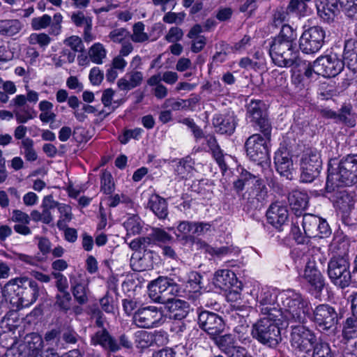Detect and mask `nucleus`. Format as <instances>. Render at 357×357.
<instances>
[{"label": "nucleus", "instance_id": "obj_61", "mask_svg": "<svg viewBox=\"0 0 357 357\" xmlns=\"http://www.w3.org/2000/svg\"><path fill=\"white\" fill-rule=\"evenodd\" d=\"M183 32L181 29L177 26L171 27L165 36V40L169 43H176L182 39Z\"/></svg>", "mask_w": 357, "mask_h": 357}, {"label": "nucleus", "instance_id": "obj_8", "mask_svg": "<svg viewBox=\"0 0 357 357\" xmlns=\"http://www.w3.org/2000/svg\"><path fill=\"white\" fill-rule=\"evenodd\" d=\"M289 324H292L290 334L291 347L300 353L308 354L310 352L317 342L314 332L303 325L305 322Z\"/></svg>", "mask_w": 357, "mask_h": 357}, {"label": "nucleus", "instance_id": "obj_17", "mask_svg": "<svg viewBox=\"0 0 357 357\" xmlns=\"http://www.w3.org/2000/svg\"><path fill=\"white\" fill-rule=\"evenodd\" d=\"M198 324L208 333L211 339L216 335H220L225 328V321L221 316L207 310L199 313Z\"/></svg>", "mask_w": 357, "mask_h": 357}, {"label": "nucleus", "instance_id": "obj_34", "mask_svg": "<svg viewBox=\"0 0 357 357\" xmlns=\"http://www.w3.org/2000/svg\"><path fill=\"white\" fill-rule=\"evenodd\" d=\"M217 347L224 354L236 345L235 337L231 334L216 335L211 338Z\"/></svg>", "mask_w": 357, "mask_h": 357}, {"label": "nucleus", "instance_id": "obj_14", "mask_svg": "<svg viewBox=\"0 0 357 357\" xmlns=\"http://www.w3.org/2000/svg\"><path fill=\"white\" fill-rule=\"evenodd\" d=\"M302 226L305 236L307 238H325L331 233V228L328 222L310 213H305L303 216Z\"/></svg>", "mask_w": 357, "mask_h": 357}, {"label": "nucleus", "instance_id": "obj_28", "mask_svg": "<svg viewBox=\"0 0 357 357\" xmlns=\"http://www.w3.org/2000/svg\"><path fill=\"white\" fill-rule=\"evenodd\" d=\"M143 73L140 71L132 70L126 73L124 77L117 82L118 87L123 91H129L139 86L143 81Z\"/></svg>", "mask_w": 357, "mask_h": 357}, {"label": "nucleus", "instance_id": "obj_39", "mask_svg": "<svg viewBox=\"0 0 357 357\" xmlns=\"http://www.w3.org/2000/svg\"><path fill=\"white\" fill-rule=\"evenodd\" d=\"M256 176L252 174L246 170H243L240 174L239 178L233 183L236 192L238 194L242 192L246 185H250L254 182Z\"/></svg>", "mask_w": 357, "mask_h": 357}, {"label": "nucleus", "instance_id": "obj_9", "mask_svg": "<svg viewBox=\"0 0 357 357\" xmlns=\"http://www.w3.org/2000/svg\"><path fill=\"white\" fill-rule=\"evenodd\" d=\"M301 181L303 183L312 182L319 175L322 167L320 153L315 149L303 151L301 160Z\"/></svg>", "mask_w": 357, "mask_h": 357}, {"label": "nucleus", "instance_id": "obj_12", "mask_svg": "<svg viewBox=\"0 0 357 357\" xmlns=\"http://www.w3.org/2000/svg\"><path fill=\"white\" fill-rule=\"evenodd\" d=\"M326 32L319 26H314L306 29L299 39V47L305 54L317 52L325 42Z\"/></svg>", "mask_w": 357, "mask_h": 357}, {"label": "nucleus", "instance_id": "obj_64", "mask_svg": "<svg viewBox=\"0 0 357 357\" xmlns=\"http://www.w3.org/2000/svg\"><path fill=\"white\" fill-rule=\"evenodd\" d=\"M193 235L202 236L211 231L212 225L208 222H193Z\"/></svg>", "mask_w": 357, "mask_h": 357}, {"label": "nucleus", "instance_id": "obj_21", "mask_svg": "<svg viewBox=\"0 0 357 357\" xmlns=\"http://www.w3.org/2000/svg\"><path fill=\"white\" fill-rule=\"evenodd\" d=\"M266 217L268 223L281 230V227L288 221L289 212L286 206L280 202H275L269 206Z\"/></svg>", "mask_w": 357, "mask_h": 357}, {"label": "nucleus", "instance_id": "obj_22", "mask_svg": "<svg viewBox=\"0 0 357 357\" xmlns=\"http://www.w3.org/2000/svg\"><path fill=\"white\" fill-rule=\"evenodd\" d=\"M70 282L71 291L75 301L79 305L86 304L89 301V281L79 274L77 276L70 277Z\"/></svg>", "mask_w": 357, "mask_h": 357}, {"label": "nucleus", "instance_id": "obj_4", "mask_svg": "<svg viewBox=\"0 0 357 357\" xmlns=\"http://www.w3.org/2000/svg\"><path fill=\"white\" fill-rule=\"evenodd\" d=\"M17 283L8 282L4 287L3 296L11 301L14 299L13 292L17 297V303L23 306H29L37 300L39 295L38 283L28 278L17 279Z\"/></svg>", "mask_w": 357, "mask_h": 357}, {"label": "nucleus", "instance_id": "obj_59", "mask_svg": "<svg viewBox=\"0 0 357 357\" xmlns=\"http://www.w3.org/2000/svg\"><path fill=\"white\" fill-rule=\"evenodd\" d=\"M50 36L44 33H32L29 36V43L35 45L38 44L41 47H45L50 43Z\"/></svg>", "mask_w": 357, "mask_h": 357}, {"label": "nucleus", "instance_id": "obj_56", "mask_svg": "<svg viewBox=\"0 0 357 357\" xmlns=\"http://www.w3.org/2000/svg\"><path fill=\"white\" fill-rule=\"evenodd\" d=\"M61 337L63 340L68 344H75L77 342V333L70 327H64L61 331Z\"/></svg>", "mask_w": 357, "mask_h": 357}, {"label": "nucleus", "instance_id": "obj_26", "mask_svg": "<svg viewBox=\"0 0 357 357\" xmlns=\"http://www.w3.org/2000/svg\"><path fill=\"white\" fill-rule=\"evenodd\" d=\"M319 16L327 22H333L339 13V0H322L317 4Z\"/></svg>", "mask_w": 357, "mask_h": 357}, {"label": "nucleus", "instance_id": "obj_20", "mask_svg": "<svg viewBox=\"0 0 357 357\" xmlns=\"http://www.w3.org/2000/svg\"><path fill=\"white\" fill-rule=\"evenodd\" d=\"M303 278L317 293H321L325 286V279L314 262L307 261Z\"/></svg>", "mask_w": 357, "mask_h": 357}, {"label": "nucleus", "instance_id": "obj_53", "mask_svg": "<svg viewBox=\"0 0 357 357\" xmlns=\"http://www.w3.org/2000/svg\"><path fill=\"white\" fill-rule=\"evenodd\" d=\"M52 17L47 14L41 17H33L31 20V25L33 30H40L46 29L51 24Z\"/></svg>", "mask_w": 357, "mask_h": 357}, {"label": "nucleus", "instance_id": "obj_43", "mask_svg": "<svg viewBox=\"0 0 357 357\" xmlns=\"http://www.w3.org/2000/svg\"><path fill=\"white\" fill-rule=\"evenodd\" d=\"M144 24L141 22L135 23L132 26V33H130L129 40L134 43H144L149 40V36L144 31Z\"/></svg>", "mask_w": 357, "mask_h": 357}, {"label": "nucleus", "instance_id": "obj_47", "mask_svg": "<svg viewBox=\"0 0 357 357\" xmlns=\"http://www.w3.org/2000/svg\"><path fill=\"white\" fill-rule=\"evenodd\" d=\"M124 227L128 234H138L142 229V225L138 216L134 215L129 218L125 222Z\"/></svg>", "mask_w": 357, "mask_h": 357}, {"label": "nucleus", "instance_id": "obj_50", "mask_svg": "<svg viewBox=\"0 0 357 357\" xmlns=\"http://www.w3.org/2000/svg\"><path fill=\"white\" fill-rule=\"evenodd\" d=\"M114 190V183L110 172L105 171L101 176V190L107 195H110Z\"/></svg>", "mask_w": 357, "mask_h": 357}, {"label": "nucleus", "instance_id": "obj_62", "mask_svg": "<svg viewBox=\"0 0 357 357\" xmlns=\"http://www.w3.org/2000/svg\"><path fill=\"white\" fill-rule=\"evenodd\" d=\"M89 78L91 84L93 86H98L104 79L103 71L98 67H93L89 72Z\"/></svg>", "mask_w": 357, "mask_h": 357}, {"label": "nucleus", "instance_id": "obj_45", "mask_svg": "<svg viewBox=\"0 0 357 357\" xmlns=\"http://www.w3.org/2000/svg\"><path fill=\"white\" fill-rule=\"evenodd\" d=\"M342 333L347 339L357 337V318L349 317L346 319L342 329Z\"/></svg>", "mask_w": 357, "mask_h": 357}, {"label": "nucleus", "instance_id": "obj_30", "mask_svg": "<svg viewBox=\"0 0 357 357\" xmlns=\"http://www.w3.org/2000/svg\"><path fill=\"white\" fill-rule=\"evenodd\" d=\"M296 49L295 43H289L288 40L282 41L280 39H273L269 49V54L272 61L278 59L282 53L289 54V50Z\"/></svg>", "mask_w": 357, "mask_h": 357}, {"label": "nucleus", "instance_id": "obj_44", "mask_svg": "<svg viewBox=\"0 0 357 357\" xmlns=\"http://www.w3.org/2000/svg\"><path fill=\"white\" fill-rule=\"evenodd\" d=\"M58 211L61 215L56 223V226L59 229H63V228H66L67 223L73 218L71 208L68 205L61 204L59 206Z\"/></svg>", "mask_w": 357, "mask_h": 357}, {"label": "nucleus", "instance_id": "obj_19", "mask_svg": "<svg viewBox=\"0 0 357 357\" xmlns=\"http://www.w3.org/2000/svg\"><path fill=\"white\" fill-rule=\"evenodd\" d=\"M274 163L277 172L287 179H292L294 171L291 155L285 147L280 148L275 153Z\"/></svg>", "mask_w": 357, "mask_h": 357}, {"label": "nucleus", "instance_id": "obj_60", "mask_svg": "<svg viewBox=\"0 0 357 357\" xmlns=\"http://www.w3.org/2000/svg\"><path fill=\"white\" fill-rule=\"evenodd\" d=\"M100 304L102 310L107 313H114V299L109 291L100 300Z\"/></svg>", "mask_w": 357, "mask_h": 357}, {"label": "nucleus", "instance_id": "obj_49", "mask_svg": "<svg viewBox=\"0 0 357 357\" xmlns=\"http://www.w3.org/2000/svg\"><path fill=\"white\" fill-rule=\"evenodd\" d=\"M202 276L197 272L192 271L188 276V284L194 289L195 296L201 295L199 290L202 289Z\"/></svg>", "mask_w": 357, "mask_h": 357}, {"label": "nucleus", "instance_id": "obj_25", "mask_svg": "<svg viewBox=\"0 0 357 357\" xmlns=\"http://www.w3.org/2000/svg\"><path fill=\"white\" fill-rule=\"evenodd\" d=\"M288 202L294 214L300 216L308 206L309 197L305 192L293 190L289 194Z\"/></svg>", "mask_w": 357, "mask_h": 357}, {"label": "nucleus", "instance_id": "obj_6", "mask_svg": "<svg viewBox=\"0 0 357 357\" xmlns=\"http://www.w3.org/2000/svg\"><path fill=\"white\" fill-rule=\"evenodd\" d=\"M26 91V96L17 95L9 103V107L13 108L15 117L18 123H25L29 120L34 119L37 114L31 105H35L38 101L39 94L28 89Z\"/></svg>", "mask_w": 357, "mask_h": 357}, {"label": "nucleus", "instance_id": "obj_58", "mask_svg": "<svg viewBox=\"0 0 357 357\" xmlns=\"http://www.w3.org/2000/svg\"><path fill=\"white\" fill-rule=\"evenodd\" d=\"M10 220L17 224H29L31 222L30 216L26 213L19 209H15L12 211Z\"/></svg>", "mask_w": 357, "mask_h": 357}, {"label": "nucleus", "instance_id": "obj_7", "mask_svg": "<svg viewBox=\"0 0 357 357\" xmlns=\"http://www.w3.org/2000/svg\"><path fill=\"white\" fill-rule=\"evenodd\" d=\"M178 292V285L167 277L160 276L149 284V297L155 303L164 304Z\"/></svg>", "mask_w": 357, "mask_h": 357}, {"label": "nucleus", "instance_id": "obj_10", "mask_svg": "<svg viewBox=\"0 0 357 357\" xmlns=\"http://www.w3.org/2000/svg\"><path fill=\"white\" fill-rule=\"evenodd\" d=\"M132 319L137 327L142 328H157L165 321L162 309L155 306L139 308L133 314Z\"/></svg>", "mask_w": 357, "mask_h": 357}, {"label": "nucleus", "instance_id": "obj_41", "mask_svg": "<svg viewBox=\"0 0 357 357\" xmlns=\"http://www.w3.org/2000/svg\"><path fill=\"white\" fill-rule=\"evenodd\" d=\"M307 5L304 0H290L287 10L289 13L296 14L298 17L305 15L307 13Z\"/></svg>", "mask_w": 357, "mask_h": 357}, {"label": "nucleus", "instance_id": "obj_18", "mask_svg": "<svg viewBox=\"0 0 357 357\" xmlns=\"http://www.w3.org/2000/svg\"><path fill=\"white\" fill-rule=\"evenodd\" d=\"M213 282L214 285L225 291L229 292V296L234 294L236 299L239 296L238 289L241 284H238L235 273L229 270H218L215 273Z\"/></svg>", "mask_w": 357, "mask_h": 357}, {"label": "nucleus", "instance_id": "obj_37", "mask_svg": "<svg viewBox=\"0 0 357 357\" xmlns=\"http://www.w3.org/2000/svg\"><path fill=\"white\" fill-rule=\"evenodd\" d=\"M200 247L212 257H217L221 258L227 256L233 252V248L231 246H222L220 248L213 247L204 241L200 242Z\"/></svg>", "mask_w": 357, "mask_h": 357}, {"label": "nucleus", "instance_id": "obj_24", "mask_svg": "<svg viewBox=\"0 0 357 357\" xmlns=\"http://www.w3.org/2000/svg\"><path fill=\"white\" fill-rule=\"evenodd\" d=\"M213 125L217 132L231 135L235 130L236 121L233 114H217L213 119Z\"/></svg>", "mask_w": 357, "mask_h": 357}, {"label": "nucleus", "instance_id": "obj_57", "mask_svg": "<svg viewBox=\"0 0 357 357\" xmlns=\"http://www.w3.org/2000/svg\"><path fill=\"white\" fill-rule=\"evenodd\" d=\"M274 39H280L282 41L288 40L289 43H294L293 29L289 24H282L279 35Z\"/></svg>", "mask_w": 357, "mask_h": 357}, {"label": "nucleus", "instance_id": "obj_46", "mask_svg": "<svg viewBox=\"0 0 357 357\" xmlns=\"http://www.w3.org/2000/svg\"><path fill=\"white\" fill-rule=\"evenodd\" d=\"M71 21L77 27L92 26V17L86 16L83 11L77 10L73 12L70 17Z\"/></svg>", "mask_w": 357, "mask_h": 357}, {"label": "nucleus", "instance_id": "obj_38", "mask_svg": "<svg viewBox=\"0 0 357 357\" xmlns=\"http://www.w3.org/2000/svg\"><path fill=\"white\" fill-rule=\"evenodd\" d=\"M72 297L68 291H58L55 295L54 305L60 310L67 312L70 309Z\"/></svg>", "mask_w": 357, "mask_h": 357}, {"label": "nucleus", "instance_id": "obj_3", "mask_svg": "<svg viewBox=\"0 0 357 357\" xmlns=\"http://www.w3.org/2000/svg\"><path fill=\"white\" fill-rule=\"evenodd\" d=\"M281 319L262 317L252 325V337L263 345L271 348L276 347L282 341L280 328L278 321Z\"/></svg>", "mask_w": 357, "mask_h": 357}, {"label": "nucleus", "instance_id": "obj_27", "mask_svg": "<svg viewBox=\"0 0 357 357\" xmlns=\"http://www.w3.org/2000/svg\"><path fill=\"white\" fill-rule=\"evenodd\" d=\"M170 318L181 320L187 317L190 310L188 302L175 298L174 296L169 301L165 303Z\"/></svg>", "mask_w": 357, "mask_h": 357}, {"label": "nucleus", "instance_id": "obj_36", "mask_svg": "<svg viewBox=\"0 0 357 357\" xmlns=\"http://www.w3.org/2000/svg\"><path fill=\"white\" fill-rule=\"evenodd\" d=\"M89 57L93 63L100 65L107 56V50L100 43H94L88 51Z\"/></svg>", "mask_w": 357, "mask_h": 357}, {"label": "nucleus", "instance_id": "obj_35", "mask_svg": "<svg viewBox=\"0 0 357 357\" xmlns=\"http://www.w3.org/2000/svg\"><path fill=\"white\" fill-rule=\"evenodd\" d=\"M253 187L252 190L249 192L248 199L252 198L255 199L258 203H262L268 195L267 188L263 183V181L260 178H256L252 183Z\"/></svg>", "mask_w": 357, "mask_h": 357}, {"label": "nucleus", "instance_id": "obj_33", "mask_svg": "<svg viewBox=\"0 0 357 357\" xmlns=\"http://www.w3.org/2000/svg\"><path fill=\"white\" fill-rule=\"evenodd\" d=\"M206 144L210 149L213 156L220 166V169L223 171L227 169V165L224 160L223 154L215 137L213 135H208L206 137Z\"/></svg>", "mask_w": 357, "mask_h": 357}, {"label": "nucleus", "instance_id": "obj_42", "mask_svg": "<svg viewBox=\"0 0 357 357\" xmlns=\"http://www.w3.org/2000/svg\"><path fill=\"white\" fill-rule=\"evenodd\" d=\"M34 142L31 138H25L21 142V147L24 149V156L26 161L33 162L38 158V155L33 147Z\"/></svg>", "mask_w": 357, "mask_h": 357}, {"label": "nucleus", "instance_id": "obj_31", "mask_svg": "<svg viewBox=\"0 0 357 357\" xmlns=\"http://www.w3.org/2000/svg\"><path fill=\"white\" fill-rule=\"evenodd\" d=\"M278 59H275L273 62L279 67H294L295 65H299L301 63V59L298 56V52L296 49L289 50V54L282 53Z\"/></svg>", "mask_w": 357, "mask_h": 357}, {"label": "nucleus", "instance_id": "obj_5", "mask_svg": "<svg viewBox=\"0 0 357 357\" xmlns=\"http://www.w3.org/2000/svg\"><path fill=\"white\" fill-rule=\"evenodd\" d=\"M327 275L337 288L344 289L351 283L350 262L347 256H333L328 262Z\"/></svg>", "mask_w": 357, "mask_h": 357}, {"label": "nucleus", "instance_id": "obj_13", "mask_svg": "<svg viewBox=\"0 0 357 357\" xmlns=\"http://www.w3.org/2000/svg\"><path fill=\"white\" fill-rule=\"evenodd\" d=\"M271 132L268 136L254 134L250 136L245 143L247 155L255 162H263L268 156V142L271 140Z\"/></svg>", "mask_w": 357, "mask_h": 357}, {"label": "nucleus", "instance_id": "obj_32", "mask_svg": "<svg viewBox=\"0 0 357 357\" xmlns=\"http://www.w3.org/2000/svg\"><path fill=\"white\" fill-rule=\"evenodd\" d=\"M23 28V24L19 20H0V35L13 36L17 34Z\"/></svg>", "mask_w": 357, "mask_h": 357}, {"label": "nucleus", "instance_id": "obj_29", "mask_svg": "<svg viewBox=\"0 0 357 357\" xmlns=\"http://www.w3.org/2000/svg\"><path fill=\"white\" fill-rule=\"evenodd\" d=\"M148 208L159 218L165 219L168 215L167 201L158 195H152L148 202Z\"/></svg>", "mask_w": 357, "mask_h": 357}, {"label": "nucleus", "instance_id": "obj_54", "mask_svg": "<svg viewBox=\"0 0 357 357\" xmlns=\"http://www.w3.org/2000/svg\"><path fill=\"white\" fill-rule=\"evenodd\" d=\"M151 236L153 238L154 244L156 243H167L172 240V236L166 232L164 229L160 228H153L151 230Z\"/></svg>", "mask_w": 357, "mask_h": 357}, {"label": "nucleus", "instance_id": "obj_52", "mask_svg": "<svg viewBox=\"0 0 357 357\" xmlns=\"http://www.w3.org/2000/svg\"><path fill=\"white\" fill-rule=\"evenodd\" d=\"M344 14L352 20H357V0H345L342 3Z\"/></svg>", "mask_w": 357, "mask_h": 357}, {"label": "nucleus", "instance_id": "obj_40", "mask_svg": "<svg viewBox=\"0 0 357 357\" xmlns=\"http://www.w3.org/2000/svg\"><path fill=\"white\" fill-rule=\"evenodd\" d=\"M153 342L152 333L138 331L135 333V343L139 349L148 348Z\"/></svg>", "mask_w": 357, "mask_h": 357}, {"label": "nucleus", "instance_id": "obj_51", "mask_svg": "<svg viewBox=\"0 0 357 357\" xmlns=\"http://www.w3.org/2000/svg\"><path fill=\"white\" fill-rule=\"evenodd\" d=\"M193 222L181 221L177 226V231L183 235L182 239L192 241L194 237L190 234H193Z\"/></svg>", "mask_w": 357, "mask_h": 357}, {"label": "nucleus", "instance_id": "obj_55", "mask_svg": "<svg viewBox=\"0 0 357 357\" xmlns=\"http://www.w3.org/2000/svg\"><path fill=\"white\" fill-rule=\"evenodd\" d=\"M312 349V357H325L332 356L330 347L328 344L326 342H316Z\"/></svg>", "mask_w": 357, "mask_h": 357}, {"label": "nucleus", "instance_id": "obj_11", "mask_svg": "<svg viewBox=\"0 0 357 357\" xmlns=\"http://www.w3.org/2000/svg\"><path fill=\"white\" fill-rule=\"evenodd\" d=\"M246 118L259 128L263 135L268 136L271 132L266 104L260 100H251L247 105Z\"/></svg>", "mask_w": 357, "mask_h": 357}, {"label": "nucleus", "instance_id": "obj_48", "mask_svg": "<svg viewBox=\"0 0 357 357\" xmlns=\"http://www.w3.org/2000/svg\"><path fill=\"white\" fill-rule=\"evenodd\" d=\"M130 31L125 28H118L111 31L108 35V38L113 43H123L129 40Z\"/></svg>", "mask_w": 357, "mask_h": 357}, {"label": "nucleus", "instance_id": "obj_1", "mask_svg": "<svg viewBox=\"0 0 357 357\" xmlns=\"http://www.w3.org/2000/svg\"><path fill=\"white\" fill-rule=\"evenodd\" d=\"M278 291L262 288L257 296V307L264 317L284 318L288 323H304L311 312L310 301L292 289L280 294L282 307L277 303Z\"/></svg>", "mask_w": 357, "mask_h": 357}, {"label": "nucleus", "instance_id": "obj_15", "mask_svg": "<svg viewBox=\"0 0 357 357\" xmlns=\"http://www.w3.org/2000/svg\"><path fill=\"white\" fill-rule=\"evenodd\" d=\"M311 311L313 312L314 321L319 326L320 330L327 331L335 328L337 324L339 314L333 306L328 304H320L314 310L311 307ZM311 312L310 314H311Z\"/></svg>", "mask_w": 357, "mask_h": 357}, {"label": "nucleus", "instance_id": "obj_63", "mask_svg": "<svg viewBox=\"0 0 357 357\" xmlns=\"http://www.w3.org/2000/svg\"><path fill=\"white\" fill-rule=\"evenodd\" d=\"M289 14L287 10H284L282 8L277 9L273 14V25L275 27L282 25V23L287 20Z\"/></svg>", "mask_w": 357, "mask_h": 357}, {"label": "nucleus", "instance_id": "obj_16", "mask_svg": "<svg viewBox=\"0 0 357 357\" xmlns=\"http://www.w3.org/2000/svg\"><path fill=\"white\" fill-rule=\"evenodd\" d=\"M316 74L324 77L337 75L344 68V62L336 54L321 56L314 61Z\"/></svg>", "mask_w": 357, "mask_h": 357}, {"label": "nucleus", "instance_id": "obj_2", "mask_svg": "<svg viewBox=\"0 0 357 357\" xmlns=\"http://www.w3.org/2000/svg\"><path fill=\"white\" fill-rule=\"evenodd\" d=\"M357 183V154L347 155L339 162L332 160L328 163L326 189L331 192L336 188L351 185Z\"/></svg>", "mask_w": 357, "mask_h": 357}, {"label": "nucleus", "instance_id": "obj_23", "mask_svg": "<svg viewBox=\"0 0 357 357\" xmlns=\"http://www.w3.org/2000/svg\"><path fill=\"white\" fill-rule=\"evenodd\" d=\"M91 343L94 346L99 344L103 349L110 352L119 351V347L117 345V340L112 336L106 328L96 332L91 336Z\"/></svg>", "mask_w": 357, "mask_h": 357}]
</instances>
